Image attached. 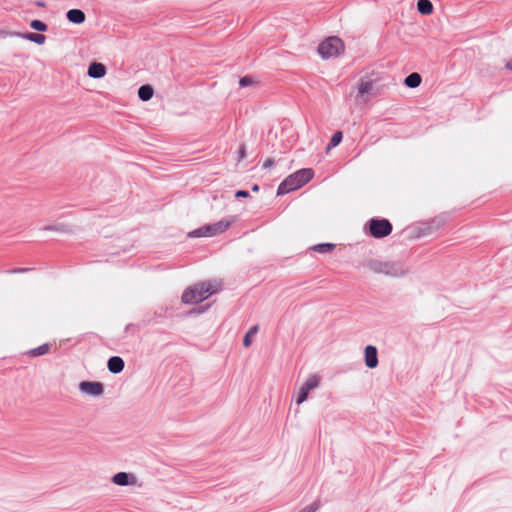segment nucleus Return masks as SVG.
<instances>
[{
	"label": "nucleus",
	"instance_id": "obj_3",
	"mask_svg": "<svg viewBox=\"0 0 512 512\" xmlns=\"http://www.w3.org/2000/svg\"><path fill=\"white\" fill-rule=\"evenodd\" d=\"M367 267L375 273L393 277L402 276L406 273L405 269L396 262L370 260L367 262Z\"/></svg>",
	"mask_w": 512,
	"mask_h": 512
},
{
	"label": "nucleus",
	"instance_id": "obj_7",
	"mask_svg": "<svg viewBox=\"0 0 512 512\" xmlns=\"http://www.w3.org/2000/svg\"><path fill=\"white\" fill-rule=\"evenodd\" d=\"M375 85L372 80L361 79L357 84L355 100L359 104H367L370 97L375 95Z\"/></svg>",
	"mask_w": 512,
	"mask_h": 512
},
{
	"label": "nucleus",
	"instance_id": "obj_6",
	"mask_svg": "<svg viewBox=\"0 0 512 512\" xmlns=\"http://www.w3.org/2000/svg\"><path fill=\"white\" fill-rule=\"evenodd\" d=\"M321 382V376L318 374H311L300 386L298 396L296 399L297 405L302 404L308 399L309 392L318 388Z\"/></svg>",
	"mask_w": 512,
	"mask_h": 512
},
{
	"label": "nucleus",
	"instance_id": "obj_19",
	"mask_svg": "<svg viewBox=\"0 0 512 512\" xmlns=\"http://www.w3.org/2000/svg\"><path fill=\"white\" fill-rule=\"evenodd\" d=\"M23 38L35 42L39 45L44 44L46 37L43 34H37V33H26L22 35Z\"/></svg>",
	"mask_w": 512,
	"mask_h": 512
},
{
	"label": "nucleus",
	"instance_id": "obj_9",
	"mask_svg": "<svg viewBox=\"0 0 512 512\" xmlns=\"http://www.w3.org/2000/svg\"><path fill=\"white\" fill-rule=\"evenodd\" d=\"M79 390L89 396L98 397L104 392L103 384L100 382L82 381L79 383Z\"/></svg>",
	"mask_w": 512,
	"mask_h": 512
},
{
	"label": "nucleus",
	"instance_id": "obj_32",
	"mask_svg": "<svg viewBox=\"0 0 512 512\" xmlns=\"http://www.w3.org/2000/svg\"><path fill=\"white\" fill-rule=\"evenodd\" d=\"M22 271H25V269H16V270H13V272H22Z\"/></svg>",
	"mask_w": 512,
	"mask_h": 512
},
{
	"label": "nucleus",
	"instance_id": "obj_27",
	"mask_svg": "<svg viewBox=\"0 0 512 512\" xmlns=\"http://www.w3.org/2000/svg\"><path fill=\"white\" fill-rule=\"evenodd\" d=\"M246 157L245 146L241 145L239 148V158L244 159Z\"/></svg>",
	"mask_w": 512,
	"mask_h": 512
},
{
	"label": "nucleus",
	"instance_id": "obj_14",
	"mask_svg": "<svg viewBox=\"0 0 512 512\" xmlns=\"http://www.w3.org/2000/svg\"><path fill=\"white\" fill-rule=\"evenodd\" d=\"M67 18L74 24H81L85 21V14L80 9H71L67 12Z\"/></svg>",
	"mask_w": 512,
	"mask_h": 512
},
{
	"label": "nucleus",
	"instance_id": "obj_28",
	"mask_svg": "<svg viewBox=\"0 0 512 512\" xmlns=\"http://www.w3.org/2000/svg\"><path fill=\"white\" fill-rule=\"evenodd\" d=\"M274 165V161L272 159H267L264 163H263V168L264 169H267V168H270Z\"/></svg>",
	"mask_w": 512,
	"mask_h": 512
},
{
	"label": "nucleus",
	"instance_id": "obj_18",
	"mask_svg": "<svg viewBox=\"0 0 512 512\" xmlns=\"http://www.w3.org/2000/svg\"><path fill=\"white\" fill-rule=\"evenodd\" d=\"M334 249H335V244H332V243H321V244L314 245L312 247L313 251L322 253V254L329 253V252L333 251Z\"/></svg>",
	"mask_w": 512,
	"mask_h": 512
},
{
	"label": "nucleus",
	"instance_id": "obj_1",
	"mask_svg": "<svg viewBox=\"0 0 512 512\" xmlns=\"http://www.w3.org/2000/svg\"><path fill=\"white\" fill-rule=\"evenodd\" d=\"M221 287L222 283L220 280L197 283L184 291L182 302L185 304L200 303L220 291Z\"/></svg>",
	"mask_w": 512,
	"mask_h": 512
},
{
	"label": "nucleus",
	"instance_id": "obj_13",
	"mask_svg": "<svg viewBox=\"0 0 512 512\" xmlns=\"http://www.w3.org/2000/svg\"><path fill=\"white\" fill-rule=\"evenodd\" d=\"M107 367L111 373H120L124 369V361L121 357L113 356L108 360Z\"/></svg>",
	"mask_w": 512,
	"mask_h": 512
},
{
	"label": "nucleus",
	"instance_id": "obj_22",
	"mask_svg": "<svg viewBox=\"0 0 512 512\" xmlns=\"http://www.w3.org/2000/svg\"><path fill=\"white\" fill-rule=\"evenodd\" d=\"M48 351H49V345L48 344H43V345H41V346L31 350L30 354L32 356H41V355L46 354Z\"/></svg>",
	"mask_w": 512,
	"mask_h": 512
},
{
	"label": "nucleus",
	"instance_id": "obj_16",
	"mask_svg": "<svg viewBox=\"0 0 512 512\" xmlns=\"http://www.w3.org/2000/svg\"><path fill=\"white\" fill-rule=\"evenodd\" d=\"M421 81V76L418 73H411L405 78L404 83L409 88H416L421 84Z\"/></svg>",
	"mask_w": 512,
	"mask_h": 512
},
{
	"label": "nucleus",
	"instance_id": "obj_20",
	"mask_svg": "<svg viewBox=\"0 0 512 512\" xmlns=\"http://www.w3.org/2000/svg\"><path fill=\"white\" fill-rule=\"evenodd\" d=\"M258 332V326H252L248 332L245 334L243 339V345L245 347H249L252 343V337Z\"/></svg>",
	"mask_w": 512,
	"mask_h": 512
},
{
	"label": "nucleus",
	"instance_id": "obj_15",
	"mask_svg": "<svg viewBox=\"0 0 512 512\" xmlns=\"http://www.w3.org/2000/svg\"><path fill=\"white\" fill-rule=\"evenodd\" d=\"M417 9L422 15H430L433 12V4L430 0H418Z\"/></svg>",
	"mask_w": 512,
	"mask_h": 512
},
{
	"label": "nucleus",
	"instance_id": "obj_17",
	"mask_svg": "<svg viewBox=\"0 0 512 512\" xmlns=\"http://www.w3.org/2000/svg\"><path fill=\"white\" fill-rule=\"evenodd\" d=\"M154 93L150 85H142L138 90V96L142 101H148L152 98Z\"/></svg>",
	"mask_w": 512,
	"mask_h": 512
},
{
	"label": "nucleus",
	"instance_id": "obj_24",
	"mask_svg": "<svg viewBox=\"0 0 512 512\" xmlns=\"http://www.w3.org/2000/svg\"><path fill=\"white\" fill-rule=\"evenodd\" d=\"M319 508V503L318 502H314L306 507H304L301 511L299 512H316Z\"/></svg>",
	"mask_w": 512,
	"mask_h": 512
},
{
	"label": "nucleus",
	"instance_id": "obj_23",
	"mask_svg": "<svg viewBox=\"0 0 512 512\" xmlns=\"http://www.w3.org/2000/svg\"><path fill=\"white\" fill-rule=\"evenodd\" d=\"M342 140V132L337 131L333 134L330 144L328 145L327 149H330L331 147L337 146Z\"/></svg>",
	"mask_w": 512,
	"mask_h": 512
},
{
	"label": "nucleus",
	"instance_id": "obj_30",
	"mask_svg": "<svg viewBox=\"0 0 512 512\" xmlns=\"http://www.w3.org/2000/svg\"><path fill=\"white\" fill-rule=\"evenodd\" d=\"M252 191L254 192H258L259 191V186L257 184H255L253 187H252Z\"/></svg>",
	"mask_w": 512,
	"mask_h": 512
},
{
	"label": "nucleus",
	"instance_id": "obj_10",
	"mask_svg": "<svg viewBox=\"0 0 512 512\" xmlns=\"http://www.w3.org/2000/svg\"><path fill=\"white\" fill-rule=\"evenodd\" d=\"M112 483L117 486H135L137 485V477L132 473L118 472L113 475Z\"/></svg>",
	"mask_w": 512,
	"mask_h": 512
},
{
	"label": "nucleus",
	"instance_id": "obj_4",
	"mask_svg": "<svg viewBox=\"0 0 512 512\" xmlns=\"http://www.w3.org/2000/svg\"><path fill=\"white\" fill-rule=\"evenodd\" d=\"M234 222L231 219H222L213 224L203 226L199 229L192 231L189 235L192 237H213L226 231L229 226Z\"/></svg>",
	"mask_w": 512,
	"mask_h": 512
},
{
	"label": "nucleus",
	"instance_id": "obj_5",
	"mask_svg": "<svg viewBox=\"0 0 512 512\" xmlns=\"http://www.w3.org/2000/svg\"><path fill=\"white\" fill-rule=\"evenodd\" d=\"M344 50L343 42L338 37H329L318 47V53L322 58L338 56Z\"/></svg>",
	"mask_w": 512,
	"mask_h": 512
},
{
	"label": "nucleus",
	"instance_id": "obj_8",
	"mask_svg": "<svg viewBox=\"0 0 512 512\" xmlns=\"http://www.w3.org/2000/svg\"><path fill=\"white\" fill-rule=\"evenodd\" d=\"M369 231L374 238H383L391 233L392 225L387 219H371Z\"/></svg>",
	"mask_w": 512,
	"mask_h": 512
},
{
	"label": "nucleus",
	"instance_id": "obj_2",
	"mask_svg": "<svg viewBox=\"0 0 512 512\" xmlns=\"http://www.w3.org/2000/svg\"><path fill=\"white\" fill-rule=\"evenodd\" d=\"M314 172L310 168H304L289 175L280 183L277 189L278 195H284L301 188L313 178Z\"/></svg>",
	"mask_w": 512,
	"mask_h": 512
},
{
	"label": "nucleus",
	"instance_id": "obj_25",
	"mask_svg": "<svg viewBox=\"0 0 512 512\" xmlns=\"http://www.w3.org/2000/svg\"><path fill=\"white\" fill-rule=\"evenodd\" d=\"M254 83V80L251 78V77H248V76H245L243 78L240 79L239 81V85L241 87H247V86H250Z\"/></svg>",
	"mask_w": 512,
	"mask_h": 512
},
{
	"label": "nucleus",
	"instance_id": "obj_11",
	"mask_svg": "<svg viewBox=\"0 0 512 512\" xmlns=\"http://www.w3.org/2000/svg\"><path fill=\"white\" fill-rule=\"evenodd\" d=\"M365 365L374 369L378 366V352L377 348L373 345H368L364 349Z\"/></svg>",
	"mask_w": 512,
	"mask_h": 512
},
{
	"label": "nucleus",
	"instance_id": "obj_29",
	"mask_svg": "<svg viewBox=\"0 0 512 512\" xmlns=\"http://www.w3.org/2000/svg\"><path fill=\"white\" fill-rule=\"evenodd\" d=\"M506 68L512 70V58L506 63Z\"/></svg>",
	"mask_w": 512,
	"mask_h": 512
},
{
	"label": "nucleus",
	"instance_id": "obj_31",
	"mask_svg": "<svg viewBox=\"0 0 512 512\" xmlns=\"http://www.w3.org/2000/svg\"><path fill=\"white\" fill-rule=\"evenodd\" d=\"M36 4L39 7H44L45 6L44 2H42V1H38Z\"/></svg>",
	"mask_w": 512,
	"mask_h": 512
},
{
	"label": "nucleus",
	"instance_id": "obj_21",
	"mask_svg": "<svg viewBox=\"0 0 512 512\" xmlns=\"http://www.w3.org/2000/svg\"><path fill=\"white\" fill-rule=\"evenodd\" d=\"M30 27L36 31L44 32L47 30V25L41 20H32Z\"/></svg>",
	"mask_w": 512,
	"mask_h": 512
},
{
	"label": "nucleus",
	"instance_id": "obj_12",
	"mask_svg": "<svg viewBox=\"0 0 512 512\" xmlns=\"http://www.w3.org/2000/svg\"><path fill=\"white\" fill-rule=\"evenodd\" d=\"M87 74L94 79L102 78L106 74V67L102 63L94 62L88 67Z\"/></svg>",
	"mask_w": 512,
	"mask_h": 512
},
{
	"label": "nucleus",
	"instance_id": "obj_26",
	"mask_svg": "<svg viewBox=\"0 0 512 512\" xmlns=\"http://www.w3.org/2000/svg\"><path fill=\"white\" fill-rule=\"evenodd\" d=\"M235 196H236L237 198H239V197H244V198H246V197H249V192H248V191H246V190H239V191H237V192H236Z\"/></svg>",
	"mask_w": 512,
	"mask_h": 512
}]
</instances>
